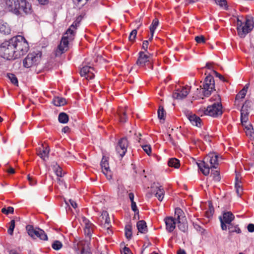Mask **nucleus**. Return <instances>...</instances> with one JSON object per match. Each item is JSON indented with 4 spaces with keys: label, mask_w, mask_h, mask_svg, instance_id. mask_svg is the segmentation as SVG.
<instances>
[{
    "label": "nucleus",
    "mask_w": 254,
    "mask_h": 254,
    "mask_svg": "<svg viewBox=\"0 0 254 254\" xmlns=\"http://www.w3.org/2000/svg\"><path fill=\"white\" fill-rule=\"evenodd\" d=\"M166 112L163 108V107L160 106L158 110V117L160 120H165V117Z\"/></svg>",
    "instance_id": "4c0bfd02"
},
{
    "label": "nucleus",
    "mask_w": 254,
    "mask_h": 254,
    "mask_svg": "<svg viewBox=\"0 0 254 254\" xmlns=\"http://www.w3.org/2000/svg\"><path fill=\"white\" fill-rule=\"evenodd\" d=\"M166 231L169 233L172 232L176 228V221L173 217H166L164 219Z\"/></svg>",
    "instance_id": "f3484780"
},
{
    "label": "nucleus",
    "mask_w": 254,
    "mask_h": 254,
    "mask_svg": "<svg viewBox=\"0 0 254 254\" xmlns=\"http://www.w3.org/2000/svg\"><path fill=\"white\" fill-rule=\"evenodd\" d=\"M70 128L68 127L65 126L62 129V132L64 133H67L69 131Z\"/></svg>",
    "instance_id": "338daca9"
},
{
    "label": "nucleus",
    "mask_w": 254,
    "mask_h": 254,
    "mask_svg": "<svg viewBox=\"0 0 254 254\" xmlns=\"http://www.w3.org/2000/svg\"><path fill=\"white\" fill-rule=\"evenodd\" d=\"M123 254H132L130 249L128 248L125 247L124 248V251Z\"/></svg>",
    "instance_id": "0e129e2a"
},
{
    "label": "nucleus",
    "mask_w": 254,
    "mask_h": 254,
    "mask_svg": "<svg viewBox=\"0 0 254 254\" xmlns=\"http://www.w3.org/2000/svg\"><path fill=\"white\" fill-rule=\"evenodd\" d=\"M101 216L103 220L104 221V227L107 229H109L110 227H111V222L107 212L106 211H103Z\"/></svg>",
    "instance_id": "393cba45"
},
{
    "label": "nucleus",
    "mask_w": 254,
    "mask_h": 254,
    "mask_svg": "<svg viewBox=\"0 0 254 254\" xmlns=\"http://www.w3.org/2000/svg\"><path fill=\"white\" fill-rule=\"evenodd\" d=\"M5 3L8 10L16 14L15 0H5Z\"/></svg>",
    "instance_id": "b1692460"
},
{
    "label": "nucleus",
    "mask_w": 254,
    "mask_h": 254,
    "mask_svg": "<svg viewBox=\"0 0 254 254\" xmlns=\"http://www.w3.org/2000/svg\"><path fill=\"white\" fill-rule=\"evenodd\" d=\"M221 228L222 230H226L227 226L232 223L235 219V216L231 211L223 212L222 215L219 217Z\"/></svg>",
    "instance_id": "1a4fd4ad"
},
{
    "label": "nucleus",
    "mask_w": 254,
    "mask_h": 254,
    "mask_svg": "<svg viewBox=\"0 0 254 254\" xmlns=\"http://www.w3.org/2000/svg\"><path fill=\"white\" fill-rule=\"evenodd\" d=\"M6 171L9 174H14L15 173V170L12 167H9L6 170Z\"/></svg>",
    "instance_id": "774afa93"
},
{
    "label": "nucleus",
    "mask_w": 254,
    "mask_h": 254,
    "mask_svg": "<svg viewBox=\"0 0 254 254\" xmlns=\"http://www.w3.org/2000/svg\"><path fill=\"white\" fill-rule=\"evenodd\" d=\"M82 221L85 225L84 232L85 235L89 239H90L93 232L94 225L85 217H82Z\"/></svg>",
    "instance_id": "4468645a"
},
{
    "label": "nucleus",
    "mask_w": 254,
    "mask_h": 254,
    "mask_svg": "<svg viewBox=\"0 0 254 254\" xmlns=\"http://www.w3.org/2000/svg\"><path fill=\"white\" fill-rule=\"evenodd\" d=\"M142 148L145 152L148 155H150L151 153V147L150 145H141Z\"/></svg>",
    "instance_id": "3c124183"
},
{
    "label": "nucleus",
    "mask_w": 254,
    "mask_h": 254,
    "mask_svg": "<svg viewBox=\"0 0 254 254\" xmlns=\"http://www.w3.org/2000/svg\"><path fill=\"white\" fill-rule=\"evenodd\" d=\"M27 179L31 186H33L36 184L37 181L32 177L28 175Z\"/></svg>",
    "instance_id": "5fc2aeb1"
},
{
    "label": "nucleus",
    "mask_w": 254,
    "mask_h": 254,
    "mask_svg": "<svg viewBox=\"0 0 254 254\" xmlns=\"http://www.w3.org/2000/svg\"><path fill=\"white\" fill-rule=\"evenodd\" d=\"M119 115L120 117V122L125 123L127 121V116L126 113L124 110H121L119 111Z\"/></svg>",
    "instance_id": "c03bdc74"
},
{
    "label": "nucleus",
    "mask_w": 254,
    "mask_h": 254,
    "mask_svg": "<svg viewBox=\"0 0 254 254\" xmlns=\"http://www.w3.org/2000/svg\"><path fill=\"white\" fill-rule=\"evenodd\" d=\"M151 192L152 194H154L159 201H162L164 198L165 191L161 186L152 187Z\"/></svg>",
    "instance_id": "a211bd4d"
},
{
    "label": "nucleus",
    "mask_w": 254,
    "mask_h": 254,
    "mask_svg": "<svg viewBox=\"0 0 254 254\" xmlns=\"http://www.w3.org/2000/svg\"><path fill=\"white\" fill-rule=\"evenodd\" d=\"M218 156L215 153H210L207 155L202 161L197 163V166L202 173L207 176L210 169H216L218 165Z\"/></svg>",
    "instance_id": "f257e3e1"
},
{
    "label": "nucleus",
    "mask_w": 254,
    "mask_h": 254,
    "mask_svg": "<svg viewBox=\"0 0 254 254\" xmlns=\"http://www.w3.org/2000/svg\"><path fill=\"white\" fill-rule=\"evenodd\" d=\"M43 148L41 150V148H39V151H38V155L39 156L43 159H45L46 157H47L48 154L49 153V150L47 148H44V147H42Z\"/></svg>",
    "instance_id": "72a5a7b5"
},
{
    "label": "nucleus",
    "mask_w": 254,
    "mask_h": 254,
    "mask_svg": "<svg viewBox=\"0 0 254 254\" xmlns=\"http://www.w3.org/2000/svg\"><path fill=\"white\" fill-rule=\"evenodd\" d=\"M74 35L73 34H66V32L63 37L60 44L58 46V50L62 54L68 49L69 41L74 39Z\"/></svg>",
    "instance_id": "9b49d317"
},
{
    "label": "nucleus",
    "mask_w": 254,
    "mask_h": 254,
    "mask_svg": "<svg viewBox=\"0 0 254 254\" xmlns=\"http://www.w3.org/2000/svg\"><path fill=\"white\" fill-rule=\"evenodd\" d=\"M248 230L249 232L252 233L254 232V224L252 223L249 224L247 226Z\"/></svg>",
    "instance_id": "680f3d73"
},
{
    "label": "nucleus",
    "mask_w": 254,
    "mask_h": 254,
    "mask_svg": "<svg viewBox=\"0 0 254 254\" xmlns=\"http://www.w3.org/2000/svg\"><path fill=\"white\" fill-rule=\"evenodd\" d=\"M200 112H202L204 115L217 118L222 114V106L221 103H215L207 108H203Z\"/></svg>",
    "instance_id": "7ed1b4c3"
},
{
    "label": "nucleus",
    "mask_w": 254,
    "mask_h": 254,
    "mask_svg": "<svg viewBox=\"0 0 254 254\" xmlns=\"http://www.w3.org/2000/svg\"><path fill=\"white\" fill-rule=\"evenodd\" d=\"M83 245V243L82 242H79L76 244L74 243L73 245V249L77 254H79L80 249L81 250L82 248H84Z\"/></svg>",
    "instance_id": "49530a36"
},
{
    "label": "nucleus",
    "mask_w": 254,
    "mask_h": 254,
    "mask_svg": "<svg viewBox=\"0 0 254 254\" xmlns=\"http://www.w3.org/2000/svg\"><path fill=\"white\" fill-rule=\"evenodd\" d=\"M128 145V142L126 137H123L118 141L116 146V151L121 158L126 154Z\"/></svg>",
    "instance_id": "9d476101"
},
{
    "label": "nucleus",
    "mask_w": 254,
    "mask_h": 254,
    "mask_svg": "<svg viewBox=\"0 0 254 254\" xmlns=\"http://www.w3.org/2000/svg\"><path fill=\"white\" fill-rule=\"evenodd\" d=\"M69 202L70 203V205L74 208H75L77 207V204L73 200L70 199L68 200Z\"/></svg>",
    "instance_id": "69168bd1"
},
{
    "label": "nucleus",
    "mask_w": 254,
    "mask_h": 254,
    "mask_svg": "<svg viewBox=\"0 0 254 254\" xmlns=\"http://www.w3.org/2000/svg\"><path fill=\"white\" fill-rule=\"evenodd\" d=\"M78 254H92L88 247L82 248L81 252Z\"/></svg>",
    "instance_id": "6e6d98bb"
},
{
    "label": "nucleus",
    "mask_w": 254,
    "mask_h": 254,
    "mask_svg": "<svg viewBox=\"0 0 254 254\" xmlns=\"http://www.w3.org/2000/svg\"><path fill=\"white\" fill-rule=\"evenodd\" d=\"M16 36L2 43L0 46V56L7 60L16 59Z\"/></svg>",
    "instance_id": "f03ea898"
},
{
    "label": "nucleus",
    "mask_w": 254,
    "mask_h": 254,
    "mask_svg": "<svg viewBox=\"0 0 254 254\" xmlns=\"http://www.w3.org/2000/svg\"><path fill=\"white\" fill-rule=\"evenodd\" d=\"M53 103L56 106H61L66 104V100L64 98L57 97L53 99Z\"/></svg>",
    "instance_id": "cd10ccee"
},
{
    "label": "nucleus",
    "mask_w": 254,
    "mask_h": 254,
    "mask_svg": "<svg viewBox=\"0 0 254 254\" xmlns=\"http://www.w3.org/2000/svg\"><path fill=\"white\" fill-rule=\"evenodd\" d=\"M29 49L27 41L21 35H17V56L25 55Z\"/></svg>",
    "instance_id": "0eeeda50"
},
{
    "label": "nucleus",
    "mask_w": 254,
    "mask_h": 254,
    "mask_svg": "<svg viewBox=\"0 0 254 254\" xmlns=\"http://www.w3.org/2000/svg\"><path fill=\"white\" fill-rule=\"evenodd\" d=\"M245 132L248 136L251 137H254V131H253V127L251 125L245 127Z\"/></svg>",
    "instance_id": "c9c22d12"
},
{
    "label": "nucleus",
    "mask_w": 254,
    "mask_h": 254,
    "mask_svg": "<svg viewBox=\"0 0 254 254\" xmlns=\"http://www.w3.org/2000/svg\"><path fill=\"white\" fill-rule=\"evenodd\" d=\"M26 231L28 235L33 238H38L39 233V228L34 229L33 226L28 225L26 227Z\"/></svg>",
    "instance_id": "412c9836"
},
{
    "label": "nucleus",
    "mask_w": 254,
    "mask_h": 254,
    "mask_svg": "<svg viewBox=\"0 0 254 254\" xmlns=\"http://www.w3.org/2000/svg\"><path fill=\"white\" fill-rule=\"evenodd\" d=\"M7 77L10 80L12 83L16 85V76L14 74L8 73L7 74Z\"/></svg>",
    "instance_id": "603ef678"
},
{
    "label": "nucleus",
    "mask_w": 254,
    "mask_h": 254,
    "mask_svg": "<svg viewBox=\"0 0 254 254\" xmlns=\"http://www.w3.org/2000/svg\"><path fill=\"white\" fill-rule=\"evenodd\" d=\"M101 166L102 168V172L106 176L108 180H110L112 178V173L110 170L109 165L107 160L103 157L101 162Z\"/></svg>",
    "instance_id": "dca6fc26"
},
{
    "label": "nucleus",
    "mask_w": 254,
    "mask_h": 254,
    "mask_svg": "<svg viewBox=\"0 0 254 254\" xmlns=\"http://www.w3.org/2000/svg\"><path fill=\"white\" fill-rule=\"evenodd\" d=\"M94 68L90 66H84L80 70V75L81 76H86L87 74L91 70H94Z\"/></svg>",
    "instance_id": "2f4dec72"
},
{
    "label": "nucleus",
    "mask_w": 254,
    "mask_h": 254,
    "mask_svg": "<svg viewBox=\"0 0 254 254\" xmlns=\"http://www.w3.org/2000/svg\"><path fill=\"white\" fill-rule=\"evenodd\" d=\"M148 45V41L144 40L142 43V48L146 52L147 51Z\"/></svg>",
    "instance_id": "052dcab7"
},
{
    "label": "nucleus",
    "mask_w": 254,
    "mask_h": 254,
    "mask_svg": "<svg viewBox=\"0 0 254 254\" xmlns=\"http://www.w3.org/2000/svg\"><path fill=\"white\" fill-rule=\"evenodd\" d=\"M249 87V84H247L244 88L236 95V100H238L240 99L245 98Z\"/></svg>",
    "instance_id": "a878e982"
},
{
    "label": "nucleus",
    "mask_w": 254,
    "mask_h": 254,
    "mask_svg": "<svg viewBox=\"0 0 254 254\" xmlns=\"http://www.w3.org/2000/svg\"><path fill=\"white\" fill-rule=\"evenodd\" d=\"M30 0H17V15L24 13L27 14L31 12L32 6Z\"/></svg>",
    "instance_id": "6e6552de"
},
{
    "label": "nucleus",
    "mask_w": 254,
    "mask_h": 254,
    "mask_svg": "<svg viewBox=\"0 0 254 254\" xmlns=\"http://www.w3.org/2000/svg\"><path fill=\"white\" fill-rule=\"evenodd\" d=\"M42 56V52L39 51L29 53L23 60V65L26 68L31 67L37 64L40 61Z\"/></svg>",
    "instance_id": "39448f33"
},
{
    "label": "nucleus",
    "mask_w": 254,
    "mask_h": 254,
    "mask_svg": "<svg viewBox=\"0 0 254 254\" xmlns=\"http://www.w3.org/2000/svg\"><path fill=\"white\" fill-rule=\"evenodd\" d=\"M79 21L77 20L74 21L73 23L70 26L68 29L66 31V34L68 35L69 34H73L75 35V30L76 27L79 26Z\"/></svg>",
    "instance_id": "bb28decb"
},
{
    "label": "nucleus",
    "mask_w": 254,
    "mask_h": 254,
    "mask_svg": "<svg viewBox=\"0 0 254 254\" xmlns=\"http://www.w3.org/2000/svg\"><path fill=\"white\" fill-rule=\"evenodd\" d=\"M213 73H214L215 75L218 77L220 80L223 81H225L226 80L225 79V78L224 77V76L223 75H222L221 74H220V73H219L218 72H217V71H215V70H213Z\"/></svg>",
    "instance_id": "4d7b16f0"
},
{
    "label": "nucleus",
    "mask_w": 254,
    "mask_h": 254,
    "mask_svg": "<svg viewBox=\"0 0 254 254\" xmlns=\"http://www.w3.org/2000/svg\"><path fill=\"white\" fill-rule=\"evenodd\" d=\"M56 174L58 177H62V170L61 167L58 166L57 169H56Z\"/></svg>",
    "instance_id": "e2e57ef3"
},
{
    "label": "nucleus",
    "mask_w": 254,
    "mask_h": 254,
    "mask_svg": "<svg viewBox=\"0 0 254 254\" xmlns=\"http://www.w3.org/2000/svg\"><path fill=\"white\" fill-rule=\"evenodd\" d=\"M141 25V23H140L137 26V29H133V30L131 31V32H130V33L129 34V37H128L129 40L130 41L133 42L135 40V39L136 36L137 32V29H138L139 27Z\"/></svg>",
    "instance_id": "ea45409f"
},
{
    "label": "nucleus",
    "mask_w": 254,
    "mask_h": 254,
    "mask_svg": "<svg viewBox=\"0 0 254 254\" xmlns=\"http://www.w3.org/2000/svg\"><path fill=\"white\" fill-rule=\"evenodd\" d=\"M250 106L251 102L249 101H246L244 104H243L241 110H246L249 112V109L250 108Z\"/></svg>",
    "instance_id": "864d4df0"
},
{
    "label": "nucleus",
    "mask_w": 254,
    "mask_h": 254,
    "mask_svg": "<svg viewBox=\"0 0 254 254\" xmlns=\"http://www.w3.org/2000/svg\"><path fill=\"white\" fill-rule=\"evenodd\" d=\"M93 70H91L90 72V73H89L88 74H87L86 76L84 77L88 80L93 79L94 78L95 75L94 73L93 72Z\"/></svg>",
    "instance_id": "bf43d9fd"
},
{
    "label": "nucleus",
    "mask_w": 254,
    "mask_h": 254,
    "mask_svg": "<svg viewBox=\"0 0 254 254\" xmlns=\"http://www.w3.org/2000/svg\"><path fill=\"white\" fill-rule=\"evenodd\" d=\"M190 87L186 86L180 87L176 89L173 93V97L178 100L185 98L190 92Z\"/></svg>",
    "instance_id": "f8f14e48"
},
{
    "label": "nucleus",
    "mask_w": 254,
    "mask_h": 254,
    "mask_svg": "<svg viewBox=\"0 0 254 254\" xmlns=\"http://www.w3.org/2000/svg\"><path fill=\"white\" fill-rule=\"evenodd\" d=\"M131 207L132 211L134 212H137V213H138V210L137 208L136 203L134 201H132V202H131Z\"/></svg>",
    "instance_id": "13d9d810"
},
{
    "label": "nucleus",
    "mask_w": 254,
    "mask_h": 254,
    "mask_svg": "<svg viewBox=\"0 0 254 254\" xmlns=\"http://www.w3.org/2000/svg\"><path fill=\"white\" fill-rule=\"evenodd\" d=\"M15 226V222L14 219L12 220L9 223V226L8 227L7 233L10 235H12L13 234V231Z\"/></svg>",
    "instance_id": "a19ab883"
},
{
    "label": "nucleus",
    "mask_w": 254,
    "mask_h": 254,
    "mask_svg": "<svg viewBox=\"0 0 254 254\" xmlns=\"http://www.w3.org/2000/svg\"><path fill=\"white\" fill-rule=\"evenodd\" d=\"M178 223V227L180 230L184 233L188 231V225L187 220H184L183 221L179 222Z\"/></svg>",
    "instance_id": "c756f323"
},
{
    "label": "nucleus",
    "mask_w": 254,
    "mask_h": 254,
    "mask_svg": "<svg viewBox=\"0 0 254 254\" xmlns=\"http://www.w3.org/2000/svg\"><path fill=\"white\" fill-rule=\"evenodd\" d=\"M174 218L175 219V221H176V223L187 220L185 213L180 208H176L175 209Z\"/></svg>",
    "instance_id": "6ab92c4d"
},
{
    "label": "nucleus",
    "mask_w": 254,
    "mask_h": 254,
    "mask_svg": "<svg viewBox=\"0 0 254 254\" xmlns=\"http://www.w3.org/2000/svg\"><path fill=\"white\" fill-rule=\"evenodd\" d=\"M159 22L157 18H155L153 20L152 23L149 27L150 33H154L156 28L159 25Z\"/></svg>",
    "instance_id": "e433bc0d"
},
{
    "label": "nucleus",
    "mask_w": 254,
    "mask_h": 254,
    "mask_svg": "<svg viewBox=\"0 0 254 254\" xmlns=\"http://www.w3.org/2000/svg\"><path fill=\"white\" fill-rule=\"evenodd\" d=\"M227 229L229 230V234L230 235L233 233H236L237 234L241 233L242 231L239 227L238 224L235 223H231L227 226Z\"/></svg>",
    "instance_id": "4be33fe9"
},
{
    "label": "nucleus",
    "mask_w": 254,
    "mask_h": 254,
    "mask_svg": "<svg viewBox=\"0 0 254 254\" xmlns=\"http://www.w3.org/2000/svg\"><path fill=\"white\" fill-rule=\"evenodd\" d=\"M168 164L169 166L175 168H178L180 165L179 160L175 158L170 159Z\"/></svg>",
    "instance_id": "473e14b6"
},
{
    "label": "nucleus",
    "mask_w": 254,
    "mask_h": 254,
    "mask_svg": "<svg viewBox=\"0 0 254 254\" xmlns=\"http://www.w3.org/2000/svg\"><path fill=\"white\" fill-rule=\"evenodd\" d=\"M195 40L198 44H203L206 42L205 38L202 35L196 36L195 37Z\"/></svg>",
    "instance_id": "8fccbe9b"
},
{
    "label": "nucleus",
    "mask_w": 254,
    "mask_h": 254,
    "mask_svg": "<svg viewBox=\"0 0 254 254\" xmlns=\"http://www.w3.org/2000/svg\"><path fill=\"white\" fill-rule=\"evenodd\" d=\"M237 25L238 34L241 38L245 37L253 28V21L250 19H246L245 23H243L242 20L238 19Z\"/></svg>",
    "instance_id": "20e7f679"
},
{
    "label": "nucleus",
    "mask_w": 254,
    "mask_h": 254,
    "mask_svg": "<svg viewBox=\"0 0 254 254\" xmlns=\"http://www.w3.org/2000/svg\"><path fill=\"white\" fill-rule=\"evenodd\" d=\"M185 114L191 124L197 127H201V120L200 118L189 111H185Z\"/></svg>",
    "instance_id": "2eb2a0df"
},
{
    "label": "nucleus",
    "mask_w": 254,
    "mask_h": 254,
    "mask_svg": "<svg viewBox=\"0 0 254 254\" xmlns=\"http://www.w3.org/2000/svg\"><path fill=\"white\" fill-rule=\"evenodd\" d=\"M1 212L7 215L9 214H13L14 213V208L11 206H8L7 208L3 207L1 209Z\"/></svg>",
    "instance_id": "a18cd8bd"
},
{
    "label": "nucleus",
    "mask_w": 254,
    "mask_h": 254,
    "mask_svg": "<svg viewBox=\"0 0 254 254\" xmlns=\"http://www.w3.org/2000/svg\"><path fill=\"white\" fill-rule=\"evenodd\" d=\"M209 209L205 212V216L208 218L211 217L214 212V208L211 203H209Z\"/></svg>",
    "instance_id": "79ce46f5"
},
{
    "label": "nucleus",
    "mask_w": 254,
    "mask_h": 254,
    "mask_svg": "<svg viewBox=\"0 0 254 254\" xmlns=\"http://www.w3.org/2000/svg\"><path fill=\"white\" fill-rule=\"evenodd\" d=\"M11 28L9 25L3 20H0V33L3 35L10 33Z\"/></svg>",
    "instance_id": "aec40b11"
},
{
    "label": "nucleus",
    "mask_w": 254,
    "mask_h": 254,
    "mask_svg": "<svg viewBox=\"0 0 254 254\" xmlns=\"http://www.w3.org/2000/svg\"><path fill=\"white\" fill-rule=\"evenodd\" d=\"M38 238L42 240L47 241L48 240V236L45 232L42 229H39V233L38 234Z\"/></svg>",
    "instance_id": "de8ad7c7"
},
{
    "label": "nucleus",
    "mask_w": 254,
    "mask_h": 254,
    "mask_svg": "<svg viewBox=\"0 0 254 254\" xmlns=\"http://www.w3.org/2000/svg\"><path fill=\"white\" fill-rule=\"evenodd\" d=\"M249 113L247 111L241 110V122L243 126L247 123L248 120V115Z\"/></svg>",
    "instance_id": "c85d7f7f"
},
{
    "label": "nucleus",
    "mask_w": 254,
    "mask_h": 254,
    "mask_svg": "<svg viewBox=\"0 0 254 254\" xmlns=\"http://www.w3.org/2000/svg\"><path fill=\"white\" fill-rule=\"evenodd\" d=\"M211 175L213 176V179L214 181L218 182L220 181L221 177L219 171L218 170L213 171L212 169Z\"/></svg>",
    "instance_id": "58836bf2"
},
{
    "label": "nucleus",
    "mask_w": 254,
    "mask_h": 254,
    "mask_svg": "<svg viewBox=\"0 0 254 254\" xmlns=\"http://www.w3.org/2000/svg\"><path fill=\"white\" fill-rule=\"evenodd\" d=\"M137 228L141 233L145 234L147 231L146 223L144 220H140L137 222L136 224Z\"/></svg>",
    "instance_id": "5701e85b"
},
{
    "label": "nucleus",
    "mask_w": 254,
    "mask_h": 254,
    "mask_svg": "<svg viewBox=\"0 0 254 254\" xmlns=\"http://www.w3.org/2000/svg\"><path fill=\"white\" fill-rule=\"evenodd\" d=\"M125 231L126 238L127 239H131L132 237V226L130 223L126 225Z\"/></svg>",
    "instance_id": "7c9ffc66"
},
{
    "label": "nucleus",
    "mask_w": 254,
    "mask_h": 254,
    "mask_svg": "<svg viewBox=\"0 0 254 254\" xmlns=\"http://www.w3.org/2000/svg\"><path fill=\"white\" fill-rule=\"evenodd\" d=\"M58 120L59 122L61 123L65 124L67 123L68 121V116L65 113H61L59 115Z\"/></svg>",
    "instance_id": "f704fd0d"
},
{
    "label": "nucleus",
    "mask_w": 254,
    "mask_h": 254,
    "mask_svg": "<svg viewBox=\"0 0 254 254\" xmlns=\"http://www.w3.org/2000/svg\"><path fill=\"white\" fill-rule=\"evenodd\" d=\"M203 94L205 97L209 96L215 90V81L213 77L208 74L206 76L203 83Z\"/></svg>",
    "instance_id": "423d86ee"
},
{
    "label": "nucleus",
    "mask_w": 254,
    "mask_h": 254,
    "mask_svg": "<svg viewBox=\"0 0 254 254\" xmlns=\"http://www.w3.org/2000/svg\"><path fill=\"white\" fill-rule=\"evenodd\" d=\"M63 247V244L61 242L58 240L54 241L52 244V247L53 249L56 251L60 250Z\"/></svg>",
    "instance_id": "37998d69"
},
{
    "label": "nucleus",
    "mask_w": 254,
    "mask_h": 254,
    "mask_svg": "<svg viewBox=\"0 0 254 254\" xmlns=\"http://www.w3.org/2000/svg\"><path fill=\"white\" fill-rule=\"evenodd\" d=\"M216 3L221 7H224L225 9H227L226 0H215Z\"/></svg>",
    "instance_id": "09e8293b"
},
{
    "label": "nucleus",
    "mask_w": 254,
    "mask_h": 254,
    "mask_svg": "<svg viewBox=\"0 0 254 254\" xmlns=\"http://www.w3.org/2000/svg\"><path fill=\"white\" fill-rule=\"evenodd\" d=\"M136 64L140 67H144L146 65L150 64V68L152 69L153 67V66L150 64V57L142 51L139 52Z\"/></svg>",
    "instance_id": "ddd939ff"
}]
</instances>
